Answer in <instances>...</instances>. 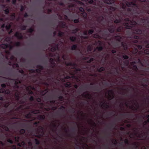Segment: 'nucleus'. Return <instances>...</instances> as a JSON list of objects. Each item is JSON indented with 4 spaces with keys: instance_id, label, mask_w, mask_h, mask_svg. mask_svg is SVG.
<instances>
[{
    "instance_id": "30",
    "label": "nucleus",
    "mask_w": 149,
    "mask_h": 149,
    "mask_svg": "<svg viewBox=\"0 0 149 149\" xmlns=\"http://www.w3.org/2000/svg\"><path fill=\"white\" fill-rule=\"evenodd\" d=\"M65 86L66 87L70 88L71 87V84L70 82H67L65 84Z\"/></svg>"
},
{
    "instance_id": "13",
    "label": "nucleus",
    "mask_w": 149,
    "mask_h": 149,
    "mask_svg": "<svg viewBox=\"0 0 149 149\" xmlns=\"http://www.w3.org/2000/svg\"><path fill=\"white\" fill-rule=\"evenodd\" d=\"M15 95L16 100L17 101H19L20 98V96L19 93L17 91L16 92Z\"/></svg>"
},
{
    "instance_id": "44",
    "label": "nucleus",
    "mask_w": 149,
    "mask_h": 149,
    "mask_svg": "<svg viewBox=\"0 0 149 149\" xmlns=\"http://www.w3.org/2000/svg\"><path fill=\"white\" fill-rule=\"evenodd\" d=\"M24 107V105L23 104L20 105L18 107H17L16 110L17 111H18L19 109H23V107Z\"/></svg>"
},
{
    "instance_id": "46",
    "label": "nucleus",
    "mask_w": 149,
    "mask_h": 149,
    "mask_svg": "<svg viewBox=\"0 0 149 149\" xmlns=\"http://www.w3.org/2000/svg\"><path fill=\"white\" fill-rule=\"evenodd\" d=\"M4 11L6 15L8 14L10 11L9 9L8 8H7L6 9L4 10Z\"/></svg>"
},
{
    "instance_id": "56",
    "label": "nucleus",
    "mask_w": 149,
    "mask_h": 149,
    "mask_svg": "<svg viewBox=\"0 0 149 149\" xmlns=\"http://www.w3.org/2000/svg\"><path fill=\"white\" fill-rule=\"evenodd\" d=\"M94 60V59L93 58H91L89 60L87 61V62L88 63H91Z\"/></svg>"
},
{
    "instance_id": "55",
    "label": "nucleus",
    "mask_w": 149,
    "mask_h": 149,
    "mask_svg": "<svg viewBox=\"0 0 149 149\" xmlns=\"http://www.w3.org/2000/svg\"><path fill=\"white\" fill-rule=\"evenodd\" d=\"M57 97L59 99V100L61 101H62L63 100V96H57Z\"/></svg>"
},
{
    "instance_id": "10",
    "label": "nucleus",
    "mask_w": 149,
    "mask_h": 149,
    "mask_svg": "<svg viewBox=\"0 0 149 149\" xmlns=\"http://www.w3.org/2000/svg\"><path fill=\"white\" fill-rule=\"evenodd\" d=\"M83 97H84L85 98L90 99L92 98V95L89 93L88 92H85L81 95Z\"/></svg>"
},
{
    "instance_id": "52",
    "label": "nucleus",
    "mask_w": 149,
    "mask_h": 149,
    "mask_svg": "<svg viewBox=\"0 0 149 149\" xmlns=\"http://www.w3.org/2000/svg\"><path fill=\"white\" fill-rule=\"evenodd\" d=\"M25 132V130L24 129H22L19 131V132L22 134H24Z\"/></svg>"
},
{
    "instance_id": "48",
    "label": "nucleus",
    "mask_w": 149,
    "mask_h": 149,
    "mask_svg": "<svg viewBox=\"0 0 149 149\" xmlns=\"http://www.w3.org/2000/svg\"><path fill=\"white\" fill-rule=\"evenodd\" d=\"M19 72L20 73H21L23 76H25L26 75V74H24V70L22 69L19 70Z\"/></svg>"
},
{
    "instance_id": "21",
    "label": "nucleus",
    "mask_w": 149,
    "mask_h": 149,
    "mask_svg": "<svg viewBox=\"0 0 149 149\" xmlns=\"http://www.w3.org/2000/svg\"><path fill=\"white\" fill-rule=\"evenodd\" d=\"M49 61L50 62L51 65H56L54 59L52 58H50L49 59Z\"/></svg>"
},
{
    "instance_id": "64",
    "label": "nucleus",
    "mask_w": 149,
    "mask_h": 149,
    "mask_svg": "<svg viewBox=\"0 0 149 149\" xmlns=\"http://www.w3.org/2000/svg\"><path fill=\"white\" fill-rule=\"evenodd\" d=\"M7 141L10 144H12L13 143V140H12L10 139H8L7 140Z\"/></svg>"
},
{
    "instance_id": "12",
    "label": "nucleus",
    "mask_w": 149,
    "mask_h": 149,
    "mask_svg": "<svg viewBox=\"0 0 149 149\" xmlns=\"http://www.w3.org/2000/svg\"><path fill=\"white\" fill-rule=\"evenodd\" d=\"M110 34L107 33L106 31H104L103 33L102 36L104 37V39L106 40L108 39L109 37Z\"/></svg>"
},
{
    "instance_id": "9",
    "label": "nucleus",
    "mask_w": 149,
    "mask_h": 149,
    "mask_svg": "<svg viewBox=\"0 0 149 149\" xmlns=\"http://www.w3.org/2000/svg\"><path fill=\"white\" fill-rule=\"evenodd\" d=\"M136 63V61H133L131 63V65L132 66V69L135 71L137 72L138 71V68L137 66L135 65Z\"/></svg>"
},
{
    "instance_id": "39",
    "label": "nucleus",
    "mask_w": 149,
    "mask_h": 149,
    "mask_svg": "<svg viewBox=\"0 0 149 149\" xmlns=\"http://www.w3.org/2000/svg\"><path fill=\"white\" fill-rule=\"evenodd\" d=\"M36 68H39L41 70V71L44 69L43 67L42 66L40 65H37L36 66Z\"/></svg>"
},
{
    "instance_id": "1",
    "label": "nucleus",
    "mask_w": 149,
    "mask_h": 149,
    "mask_svg": "<svg viewBox=\"0 0 149 149\" xmlns=\"http://www.w3.org/2000/svg\"><path fill=\"white\" fill-rule=\"evenodd\" d=\"M126 6L131 7L127 9V11L130 14V17H137L142 15L143 13L140 10L139 6L136 3L135 1L129 2L126 1L125 2Z\"/></svg>"
},
{
    "instance_id": "31",
    "label": "nucleus",
    "mask_w": 149,
    "mask_h": 149,
    "mask_svg": "<svg viewBox=\"0 0 149 149\" xmlns=\"http://www.w3.org/2000/svg\"><path fill=\"white\" fill-rule=\"evenodd\" d=\"M58 36L60 37H62L63 36L64 34V33L61 31H58Z\"/></svg>"
},
{
    "instance_id": "53",
    "label": "nucleus",
    "mask_w": 149,
    "mask_h": 149,
    "mask_svg": "<svg viewBox=\"0 0 149 149\" xmlns=\"http://www.w3.org/2000/svg\"><path fill=\"white\" fill-rule=\"evenodd\" d=\"M69 111L70 113H74L75 112V109L74 108H72L71 109L69 110Z\"/></svg>"
},
{
    "instance_id": "16",
    "label": "nucleus",
    "mask_w": 149,
    "mask_h": 149,
    "mask_svg": "<svg viewBox=\"0 0 149 149\" xmlns=\"http://www.w3.org/2000/svg\"><path fill=\"white\" fill-rule=\"evenodd\" d=\"M67 66H70L72 67H75L76 66V64L75 63H73L71 62H68L66 64Z\"/></svg>"
},
{
    "instance_id": "61",
    "label": "nucleus",
    "mask_w": 149,
    "mask_h": 149,
    "mask_svg": "<svg viewBox=\"0 0 149 149\" xmlns=\"http://www.w3.org/2000/svg\"><path fill=\"white\" fill-rule=\"evenodd\" d=\"M35 72H36L40 74V73L41 71L39 68H38V69L35 70Z\"/></svg>"
},
{
    "instance_id": "20",
    "label": "nucleus",
    "mask_w": 149,
    "mask_h": 149,
    "mask_svg": "<svg viewBox=\"0 0 149 149\" xmlns=\"http://www.w3.org/2000/svg\"><path fill=\"white\" fill-rule=\"evenodd\" d=\"M102 102V104L101 105V107L106 108V109L108 108L109 107V106L108 105L107 103L103 102Z\"/></svg>"
},
{
    "instance_id": "33",
    "label": "nucleus",
    "mask_w": 149,
    "mask_h": 149,
    "mask_svg": "<svg viewBox=\"0 0 149 149\" xmlns=\"http://www.w3.org/2000/svg\"><path fill=\"white\" fill-rule=\"evenodd\" d=\"M79 29L77 28L73 30L72 31V34H75L79 31Z\"/></svg>"
},
{
    "instance_id": "50",
    "label": "nucleus",
    "mask_w": 149,
    "mask_h": 149,
    "mask_svg": "<svg viewBox=\"0 0 149 149\" xmlns=\"http://www.w3.org/2000/svg\"><path fill=\"white\" fill-rule=\"evenodd\" d=\"M21 43L20 42H16L15 44V45L17 47H19L21 46Z\"/></svg>"
},
{
    "instance_id": "7",
    "label": "nucleus",
    "mask_w": 149,
    "mask_h": 149,
    "mask_svg": "<svg viewBox=\"0 0 149 149\" xmlns=\"http://www.w3.org/2000/svg\"><path fill=\"white\" fill-rule=\"evenodd\" d=\"M79 10L81 12V14L84 19H86L87 17V14L85 12L84 8L82 7H80L79 8Z\"/></svg>"
},
{
    "instance_id": "63",
    "label": "nucleus",
    "mask_w": 149,
    "mask_h": 149,
    "mask_svg": "<svg viewBox=\"0 0 149 149\" xmlns=\"http://www.w3.org/2000/svg\"><path fill=\"white\" fill-rule=\"evenodd\" d=\"M9 105V102H8L7 103H6L4 104V106L5 107L7 108L8 107Z\"/></svg>"
},
{
    "instance_id": "36",
    "label": "nucleus",
    "mask_w": 149,
    "mask_h": 149,
    "mask_svg": "<svg viewBox=\"0 0 149 149\" xmlns=\"http://www.w3.org/2000/svg\"><path fill=\"white\" fill-rule=\"evenodd\" d=\"M10 18H11V19L12 20H14L15 18L16 15L15 14V13H13L12 14V15H10Z\"/></svg>"
},
{
    "instance_id": "27",
    "label": "nucleus",
    "mask_w": 149,
    "mask_h": 149,
    "mask_svg": "<svg viewBox=\"0 0 149 149\" xmlns=\"http://www.w3.org/2000/svg\"><path fill=\"white\" fill-rule=\"evenodd\" d=\"M108 91V93H108L110 97H111V96L110 94H111L112 95H113V89H111V90H109Z\"/></svg>"
},
{
    "instance_id": "54",
    "label": "nucleus",
    "mask_w": 149,
    "mask_h": 149,
    "mask_svg": "<svg viewBox=\"0 0 149 149\" xmlns=\"http://www.w3.org/2000/svg\"><path fill=\"white\" fill-rule=\"evenodd\" d=\"M35 141L36 144V145H39L40 144V141L37 139H35Z\"/></svg>"
},
{
    "instance_id": "42",
    "label": "nucleus",
    "mask_w": 149,
    "mask_h": 149,
    "mask_svg": "<svg viewBox=\"0 0 149 149\" xmlns=\"http://www.w3.org/2000/svg\"><path fill=\"white\" fill-rule=\"evenodd\" d=\"M109 73L111 74H113L114 75H116L117 74H118L119 73V71L118 70H116V72L113 71V72H109Z\"/></svg>"
},
{
    "instance_id": "15",
    "label": "nucleus",
    "mask_w": 149,
    "mask_h": 149,
    "mask_svg": "<svg viewBox=\"0 0 149 149\" xmlns=\"http://www.w3.org/2000/svg\"><path fill=\"white\" fill-rule=\"evenodd\" d=\"M10 79L15 81V85H18L21 83V81L18 78L16 79Z\"/></svg>"
},
{
    "instance_id": "57",
    "label": "nucleus",
    "mask_w": 149,
    "mask_h": 149,
    "mask_svg": "<svg viewBox=\"0 0 149 149\" xmlns=\"http://www.w3.org/2000/svg\"><path fill=\"white\" fill-rule=\"evenodd\" d=\"M124 142L125 144L128 145H130V143L128 140L127 139H126L124 141Z\"/></svg>"
},
{
    "instance_id": "5",
    "label": "nucleus",
    "mask_w": 149,
    "mask_h": 149,
    "mask_svg": "<svg viewBox=\"0 0 149 149\" xmlns=\"http://www.w3.org/2000/svg\"><path fill=\"white\" fill-rule=\"evenodd\" d=\"M123 15V14L122 11H119L118 14H114L113 16L116 18V19L114 21V23L116 24L120 23L121 22V19L122 18Z\"/></svg>"
},
{
    "instance_id": "35",
    "label": "nucleus",
    "mask_w": 149,
    "mask_h": 149,
    "mask_svg": "<svg viewBox=\"0 0 149 149\" xmlns=\"http://www.w3.org/2000/svg\"><path fill=\"white\" fill-rule=\"evenodd\" d=\"M136 62L137 63L140 64L142 66H143V64L141 61V60L140 58H138L137 59V61Z\"/></svg>"
},
{
    "instance_id": "38",
    "label": "nucleus",
    "mask_w": 149,
    "mask_h": 149,
    "mask_svg": "<svg viewBox=\"0 0 149 149\" xmlns=\"http://www.w3.org/2000/svg\"><path fill=\"white\" fill-rule=\"evenodd\" d=\"M34 31V29L31 27L28 30L27 32L28 33H33V32Z\"/></svg>"
},
{
    "instance_id": "47",
    "label": "nucleus",
    "mask_w": 149,
    "mask_h": 149,
    "mask_svg": "<svg viewBox=\"0 0 149 149\" xmlns=\"http://www.w3.org/2000/svg\"><path fill=\"white\" fill-rule=\"evenodd\" d=\"M39 123V121H36L33 123V125H34L36 127H38V125Z\"/></svg>"
},
{
    "instance_id": "24",
    "label": "nucleus",
    "mask_w": 149,
    "mask_h": 149,
    "mask_svg": "<svg viewBox=\"0 0 149 149\" xmlns=\"http://www.w3.org/2000/svg\"><path fill=\"white\" fill-rule=\"evenodd\" d=\"M69 39L71 41L74 42L76 40L77 38L75 36H72L70 37Z\"/></svg>"
},
{
    "instance_id": "43",
    "label": "nucleus",
    "mask_w": 149,
    "mask_h": 149,
    "mask_svg": "<svg viewBox=\"0 0 149 149\" xmlns=\"http://www.w3.org/2000/svg\"><path fill=\"white\" fill-rule=\"evenodd\" d=\"M13 68H18L19 67V66L17 63H15L13 65Z\"/></svg>"
},
{
    "instance_id": "59",
    "label": "nucleus",
    "mask_w": 149,
    "mask_h": 149,
    "mask_svg": "<svg viewBox=\"0 0 149 149\" xmlns=\"http://www.w3.org/2000/svg\"><path fill=\"white\" fill-rule=\"evenodd\" d=\"M5 28L7 30H8L10 29L11 26L10 25H6V26Z\"/></svg>"
},
{
    "instance_id": "18",
    "label": "nucleus",
    "mask_w": 149,
    "mask_h": 149,
    "mask_svg": "<svg viewBox=\"0 0 149 149\" xmlns=\"http://www.w3.org/2000/svg\"><path fill=\"white\" fill-rule=\"evenodd\" d=\"M91 87L93 88V90L94 91L99 92L101 90V89L98 88L99 87L98 85L92 86Z\"/></svg>"
},
{
    "instance_id": "45",
    "label": "nucleus",
    "mask_w": 149,
    "mask_h": 149,
    "mask_svg": "<svg viewBox=\"0 0 149 149\" xmlns=\"http://www.w3.org/2000/svg\"><path fill=\"white\" fill-rule=\"evenodd\" d=\"M10 91L9 89L5 90V92L4 93L5 94L9 95L10 94Z\"/></svg>"
},
{
    "instance_id": "60",
    "label": "nucleus",
    "mask_w": 149,
    "mask_h": 149,
    "mask_svg": "<svg viewBox=\"0 0 149 149\" xmlns=\"http://www.w3.org/2000/svg\"><path fill=\"white\" fill-rule=\"evenodd\" d=\"M116 125L115 123H114L112 124H111V125L110 127V128H114L115 127Z\"/></svg>"
},
{
    "instance_id": "28",
    "label": "nucleus",
    "mask_w": 149,
    "mask_h": 149,
    "mask_svg": "<svg viewBox=\"0 0 149 149\" xmlns=\"http://www.w3.org/2000/svg\"><path fill=\"white\" fill-rule=\"evenodd\" d=\"M32 114L30 113H29L25 116V117L27 119L31 118L32 116Z\"/></svg>"
},
{
    "instance_id": "62",
    "label": "nucleus",
    "mask_w": 149,
    "mask_h": 149,
    "mask_svg": "<svg viewBox=\"0 0 149 149\" xmlns=\"http://www.w3.org/2000/svg\"><path fill=\"white\" fill-rule=\"evenodd\" d=\"M56 50L57 49L54 46L52 47L51 49V51L52 52H54L56 51Z\"/></svg>"
},
{
    "instance_id": "34",
    "label": "nucleus",
    "mask_w": 149,
    "mask_h": 149,
    "mask_svg": "<svg viewBox=\"0 0 149 149\" xmlns=\"http://www.w3.org/2000/svg\"><path fill=\"white\" fill-rule=\"evenodd\" d=\"M1 47L3 49H6L8 47V45L7 44H4L2 45Z\"/></svg>"
},
{
    "instance_id": "14",
    "label": "nucleus",
    "mask_w": 149,
    "mask_h": 149,
    "mask_svg": "<svg viewBox=\"0 0 149 149\" xmlns=\"http://www.w3.org/2000/svg\"><path fill=\"white\" fill-rule=\"evenodd\" d=\"M98 43L100 45V46L97 47H96V49H97L98 51H101L103 49V47L102 46H101L102 44V42L100 40H98Z\"/></svg>"
},
{
    "instance_id": "11",
    "label": "nucleus",
    "mask_w": 149,
    "mask_h": 149,
    "mask_svg": "<svg viewBox=\"0 0 149 149\" xmlns=\"http://www.w3.org/2000/svg\"><path fill=\"white\" fill-rule=\"evenodd\" d=\"M15 36L16 37L19 39H22L23 36L21 33L16 32L14 34Z\"/></svg>"
},
{
    "instance_id": "6",
    "label": "nucleus",
    "mask_w": 149,
    "mask_h": 149,
    "mask_svg": "<svg viewBox=\"0 0 149 149\" xmlns=\"http://www.w3.org/2000/svg\"><path fill=\"white\" fill-rule=\"evenodd\" d=\"M139 53L140 56H144V55H149V49H146L143 51H140Z\"/></svg>"
},
{
    "instance_id": "25",
    "label": "nucleus",
    "mask_w": 149,
    "mask_h": 149,
    "mask_svg": "<svg viewBox=\"0 0 149 149\" xmlns=\"http://www.w3.org/2000/svg\"><path fill=\"white\" fill-rule=\"evenodd\" d=\"M105 70V68L103 67H101L100 68H97V71L100 72H101L102 71H104Z\"/></svg>"
},
{
    "instance_id": "2",
    "label": "nucleus",
    "mask_w": 149,
    "mask_h": 149,
    "mask_svg": "<svg viewBox=\"0 0 149 149\" xmlns=\"http://www.w3.org/2000/svg\"><path fill=\"white\" fill-rule=\"evenodd\" d=\"M115 2L114 0H105L104 2L101 0H89L88 2L93 5L92 8L96 9L99 11V12L101 13L103 11V7L104 6V3L111 4L114 3Z\"/></svg>"
},
{
    "instance_id": "40",
    "label": "nucleus",
    "mask_w": 149,
    "mask_h": 149,
    "mask_svg": "<svg viewBox=\"0 0 149 149\" xmlns=\"http://www.w3.org/2000/svg\"><path fill=\"white\" fill-rule=\"evenodd\" d=\"M27 26L26 25H21L20 26L21 29L22 30H26Z\"/></svg>"
},
{
    "instance_id": "51",
    "label": "nucleus",
    "mask_w": 149,
    "mask_h": 149,
    "mask_svg": "<svg viewBox=\"0 0 149 149\" xmlns=\"http://www.w3.org/2000/svg\"><path fill=\"white\" fill-rule=\"evenodd\" d=\"M142 81H143L144 83H146L149 81V80L147 78H143L142 79Z\"/></svg>"
},
{
    "instance_id": "19",
    "label": "nucleus",
    "mask_w": 149,
    "mask_h": 149,
    "mask_svg": "<svg viewBox=\"0 0 149 149\" xmlns=\"http://www.w3.org/2000/svg\"><path fill=\"white\" fill-rule=\"evenodd\" d=\"M45 116L44 115H40L37 117V119L39 120H44L45 119Z\"/></svg>"
},
{
    "instance_id": "8",
    "label": "nucleus",
    "mask_w": 149,
    "mask_h": 149,
    "mask_svg": "<svg viewBox=\"0 0 149 149\" xmlns=\"http://www.w3.org/2000/svg\"><path fill=\"white\" fill-rule=\"evenodd\" d=\"M141 43L143 44V46L147 48H149V39L145 40Z\"/></svg>"
},
{
    "instance_id": "23",
    "label": "nucleus",
    "mask_w": 149,
    "mask_h": 149,
    "mask_svg": "<svg viewBox=\"0 0 149 149\" xmlns=\"http://www.w3.org/2000/svg\"><path fill=\"white\" fill-rule=\"evenodd\" d=\"M104 17L103 16H99L98 18V21L100 22H102L104 20Z\"/></svg>"
},
{
    "instance_id": "4",
    "label": "nucleus",
    "mask_w": 149,
    "mask_h": 149,
    "mask_svg": "<svg viewBox=\"0 0 149 149\" xmlns=\"http://www.w3.org/2000/svg\"><path fill=\"white\" fill-rule=\"evenodd\" d=\"M131 48H132V50L131 51L132 53L135 56H137L138 54L139 55V53L140 51H139L138 49L141 50L143 48V46L142 45H137L136 44H133L130 45Z\"/></svg>"
},
{
    "instance_id": "26",
    "label": "nucleus",
    "mask_w": 149,
    "mask_h": 149,
    "mask_svg": "<svg viewBox=\"0 0 149 149\" xmlns=\"http://www.w3.org/2000/svg\"><path fill=\"white\" fill-rule=\"evenodd\" d=\"M60 24L61 27L62 28H64L66 26L65 23L63 21L60 22Z\"/></svg>"
},
{
    "instance_id": "32",
    "label": "nucleus",
    "mask_w": 149,
    "mask_h": 149,
    "mask_svg": "<svg viewBox=\"0 0 149 149\" xmlns=\"http://www.w3.org/2000/svg\"><path fill=\"white\" fill-rule=\"evenodd\" d=\"M39 110H33L31 111V113L35 114L39 113Z\"/></svg>"
},
{
    "instance_id": "3",
    "label": "nucleus",
    "mask_w": 149,
    "mask_h": 149,
    "mask_svg": "<svg viewBox=\"0 0 149 149\" xmlns=\"http://www.w3.org/2000/svg\"><path fill=\"white\" fill-rule=\"evenodd\" d=\"M133 38L136 39H132L130 42L126 43V42H121V46L125 50H127L129 47V45H130L133 44L137 43L138 42L137 40L139 39L140 37L134 35L133 36Z\"/></svg>"
},
{
    "instance_id": "49",
    "label": "nucleus",
    "mask_w": 149,
    "mask_h": 149,
    "mask_svg": "<svg viewBox=\"0 0 149 149\" xmlns=\"http://www.w3.org/2000/svg\"><path fill=\"white\" fill-rule=\"evenodd\" d=\"M94 32V31L93 29H91L89 30L88 32V34L89 35H91Z\"/></svg>"
},
{
    "instance_id": "22",
    "label": "nucleus",
    "mask_w": 149,
    "mask_h": 149,
    "mask_svg": "<svg viewBox=\"0 0 149 149\" xmlns=\"http://www.w3.org/2000/svg\"><path fill=\"white\" fill-rule=\"evenodd\" d=\"M77 45L75 44L72 45L71 47V50H75L77 49Z\"/></svg>"
},
{
    "instance_id": "41",
    "label": "nucleus",
    "mask_w": 149,
    "mask_h": 149,
    "mask_svg": "<svg viewBox=\"0 0 149 149\" xmlns=\"http://www.w3.org/2000/svg\"><path fill=\"white\" fill-rule=\"evenodd\" d=\"M14 139L15 140V141L17 142L18 143L19 142V140L20 139V137L19 136H16L14 137Z\"/></svg>"
},
{
    "instance_id": "37",
    "label": "nucleus",
    "mask_w": 149,
    "mask_h": 149,
    "mask_svg": "<svg viewBox=\"0 0 149 149\" xmlns=\"http://www.w3.org/2000/svg\"><path fill=\"white\" fill-rule=\"evenodd\" d=\"M92 46L91 45H89L87 47V51L88 52H91L92 49Z\"/></svg>"
},
{
    "instance_id": "29",
    "label": "nucleus",
    "mask_w": 149,
    "mask_h": 149,
    "mask_svg": "<svg viewBox=\"0 0 149 149\" xmlns=\"http://www.w3.org/2000/svg\"><path fill=\"white\" fill-rule=\"evenodd\" d=\"M122 8L123 10H125L126 8V6L125 4L123 2L120 3Z\"/></svg>"
},
{
    "instance_id": "17",
    "label": "nucleus",
    "mask_w": 149,
    "mask_h": 149,
    "mask_svg": "<svg viewBox=\"0 0 149 149\" xmlns=\"http://www.w3.org/2000/svg\"><path fill=\"white\" fill-rule=\"evenodd\" d=\"M109 9V10H110V13L111 14L112 13V12H115V11L116 10L117 8L115 7H112V6H110Z\"/></svg>"
},
{
    "instance_id": "58",
    "label": "nucleus",
    "mask_w": 149,
    "mask_h": 149,
    "mask_svg": "<svg viewBox=\"0 0 149 149\" xmlns=\"http://www.w3.org/2000/svg\"><path fill=\"white\" fill-rule=\"evenodd\" d=\"M25 9V7L24 6H23L22 5H21V8L20 9V11L21 12L23 11Z\"/></svg>"
}]
</instances>
